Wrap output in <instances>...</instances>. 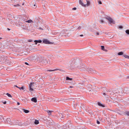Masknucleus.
Listing matches in <instances>:
<instances>
[{
  "label": "nucleus",
  "mask_w": 129,
  "mask_h": 129,
  "mask_svg": "<svg viewBox=\"0 0 129 129\" xmlns=\"http://www.w3.org/2000/svg\"><path fill=\"white\" fill-rule=\"evenodd\" d=\"M75 67H77L79 69L83 70H84L85 69V66L82 63H78L77 64L75 65Z\"/></svg>",
  "instance_id": "nucleus-1"
},
{
  "label": "nucleus",
  "mask_w": 129,
  "mask_h": 129,
  "mask_svg": "<svg viewBox=\"0 0 129 129\" xmlns=\"http://www.w3.org/2000/svg\"><path fill=\"white\" fill-rule=\"evenodd\" d=\"M37 86L36 84L34 83H31L29 85V90L30 92L34 91V88H36Z\"/></svg>",
  "instance_id": "nucleus-2"
},
{
  "label": "nucleus",
  "mask_w": 129,
  "mask_h": 129,
  "mask_svg": "<svg viewBox=\"0 0 129 129\" xmlns=\"http://www.w3.org/2000/svg\"><path fill=\"white\" fill-rule=\"evenodd\" d=\"M41 61L44 64L46 65L47 64H49L50 61L49 60H47L46 58L44 57H41Z\"/></svg>",
  "instance_id": "nucleus-3"
},
{
  "label": "nucleus",
  "mask_w": 129,
  "mask_h": 129,
  "mask_svg": "<svg viewBox=\"0 0 129 129\" xmlns=\"http://www.w3.org/2000/svg\"><path fill=\"white\" fill-rule=\"evenodd\" d=\"M106 19L108 20L110 24H111L112 23L113 24H115V23L114 21L111 17L108 16L106 17Z\"/></svg>",
  "instance_id": "nucleus-4"
},
{
  "label": "nucleus",
  "mask_w": 129,
  "mask_h": 129,
  "mask_svg": "<svg viewBox=\"0 0 129 129\" xmlns=\"http://www.w3.org/2000/svg\"><path fill=\"white\" fill-rule=\"evenodd\" d=\"M86 70L89 72L90 73H94V71L91 68H87Z\"/></svg>",
  "instance_id": "nucleus-5"
},
{
  "label": "nucleus",
  "mask_w": 129,
  "mask_h": 129,
  "mask_svg": "<svg viewBox=\"0 0 129 129\" xmlns=\"http://www.w3.org/2000/svg\"><path fill=\"white\" fill-rule=\"evenodd\" d=\"M87 2L86 4H85V7H86L90 6V2L89 1L86 0Z\"/></svg>",
  "instance_id": "nucleus-6"
},
{
  "label": "nucleus",
  "mask_w": 129,
  "mask_h": 129,
  "mask_svg": "<svg viewBox=\"0 0 129 129\" xmlns=\"http://www.w3.org/2000/svg\"><path fill=\"white\" fill-rule=\"evenodd\" d=\"M79 4L81 5L82 6L84 7H85V4L83 3L82 0H79Z\"/></svg>",
  "instance_id": "nucleus-7"
},
{
  "label": "nucleus",
  "mask_w": 129,
  "mask_h": 129,
  "mask_svg": "<svg viewBox=\"0 0 129 129\" xmlns=\"http://www.w3.org/2000/svg\"><path fill=\"white\" fill-rule=\"evenodd\" d=\"M43 43L46 44H49V42L46 39H44L43 41Z\"/></svg>",
  "instance_id": "nucleus-8"
},
{
  "label": "nucleus",
  "mask_w": 129,
  "mask_h": 129,
  "mask_svg": "<svg viewBox=\"0 0 129 129\" xmlns=\"http://www.w3.org/2000/svg\"><path fill=\"white\" fill-rule=\"evenodd\" d=\"M31 101L34 102L36 103L37 102V100L36 98H33L31 99Z\"/></svg>",
  "instance_id": "nucleus-9"
},
{
  "label": "nucleus",
  "mask_w": 129,
  "mask_h": 129,
  "mask_svg": "<svg viewBox=\"0 0 129 129\" xmlns=\"http://www.w3.org/2000/svg\"><path fill=\"white\" fill-rule=\"evenodd\" d=\"M34 42L35 43V44L36 45L37 44V43H41L42 42V41L41 40H35Z\"/></svg>",
  "instance_id": "nucleus-10"
},
{
  "label": "nucleus",
  "mask_w": 129,
  "mask_h": 129,
  "mask_svg": "<svg viewBox=\"0 0 129 129\" xmlns=\"http://www.w3.org/2000/svg\"><path fill=\"white\" fill-rule=\"evenodd\" d=\"M22 110L25 113H27L29 112V110H26L25 109H23Z\"/></svg>",
  "instance_id": "nucleus-11"
},
{
  "label": "nucleus",
  "mask_w": 129,
  "mask_h": 129,
  "mask_svg": "<svg viewBox=\"0 0 129 129\" xmlns=\"http://www.w3.org/2000/svg\"><path fill=\"white\" fill-rule=\"evenodd\" d=\"M47 112L49 115H51V112H52L53 111H52L48 110L47 111Z\"/></svg>",
  "instance_id": "nucleus-12"
},
{
  "label": "nucleus",
  "mask_w": 129,
  "mask_h": 129,
  "mask_svg": "<svg viewBox=\"0 0 129 129\" xmlns=\"http://www.w3.org/2000/svg\"><path fill=\"white\" fill-rule=\"evenodd\" d=\"M25 22L28 23H31V22H33V21L31 20L30 19L28 20L25 21Z\"/></svg>",
  "instance_id": "nucleus-13"
},
{
  "label": "nucleus",
  "mask_w": 129,
  "mask_h": 129,
  "mask_svg": "<svg viewBox=\"0 0 129 129\" xmlns=\"http://www.w3.org/2000/svg\"><path fill=\"white\" fill-rule=\"evenodd\" d=\"M123 56L125 58L129 59V56L125 54H123Z\"/></svg>",
  "instance_id": "nucleus-14"
},
{
  "label": "nucleus",
  "mask_w": 129,
  "mask_h": 129,
  "mask_svg": "<svg viewBox=\"0 0 129 129\" xmlns=\"http://www.w3.org/2000/svg\"><path fill=\"white\" fill-rule=\"evenodd\" d=\"M58 69H55L54 70H47V71H49V72H52V71H55L56 70H58Z\"/></svg>",
  "instance_id": "nucleus-15"
},
{
  "label": "nucleus",
  "mask_w": 129,
  "mask_h": 129,
  "mask_svg": "<svg viewBox=\"0 0 129 129\" xmlns=\"http://www.w3.org/2000/svg\"><path fill=\"white\" fill-rule=\"evenodd\" d=\"M34 123L35 124H37L39 123V121L38 120H36Z\"/></svg>",
  "instance_id": "nucleus-16"
},
{
  "label": "nucleus",
  "mask_w": 129,
  "mask_h": 129,
  "mask_svg": "<svg viewBox=\"0 0 129 129\" xmlns=\"http://www.w3.org/2000/svg\"><path fill=\"white\" fill-rule=\"evenodd\" d=\"M123 53L121 51L119 52L118 53V55H123Z\"/></svg>",
  "instance_id": "nucleus-17"
},
{
  "label": "nucleus",
  "mask_w": 129,
  "mask_h": 129,
  "mask_svg": "<svg viewBox=\"0 0 129 129\" xmlns=\"http://www.w3.org/2000/svg\"><path fill=\"white\" fill-rule=\"evenodd\" d=\"M72 80V78H70L69 77H66V80Z\"/></svg>",
  "instance_id": "nucleus-18"
},
{
  "label": "nucleus",
  "mask_w": 129,
  "mask_h": 129,
  "mask_svg": "<svg viewBox=\"0 0 129 129\" xmlns=\"http://www.w3.org/2000/svg\"><path fill=\"white\" fill-rule=\"evenodd\" d=\"M98 105L100 106H101L102 107H104V106L103 105H102L99 102H98Z\"/></svg>",
  "instance_id": "nucleus-19"
},
{
  "label": "nucleus",
  "mask_w": 129,
  "mask_h": 129,
  "mask_svg": "<svg viewBox=\"0 0 129 129\" xmlns=\"http://www.w3.org/2000/svg\"><path fill=\"white\" fill-rule=\"evenodd\" d=\"M6 94L9 97H10V98H11L12 97V96H11V95L8 93H7Z\"/></svg>",
  "instance_id": "nucleus-20"
},
{
  "label": "nucleus",
  "mask_w": 129,
  "mask_h": 129,
  "mask_svg": "<svg viewBox=\"0 0 129 129\" xmlns=\"http://www.w3.org/2000/svg\"><path fill=\"white\" fill-rule=\"evenodd\" d=\"M18 88H19L20 90L22 89V90H24V88L23 86L22 87H18Z\"/></svg>",
  "instance_id": "nucleus-21"
},
{
  "label": "nucleus",
  "mask_w": 129,
  "mask_h": 129,
  "mask_svg": "<svg viewBox=\"0 0 129 129\" xmlns=\"http://www.w3.org/2000/svg\"><path fill=\"white\" fill-rule=\"evenodd\" d=\"M126 33L127 34L129 35V30L127 29L126 30Z\"/></svg>",
  "instance_id": "nucleus-22"
},
{
  "label": "nucleus",
  "mask_w": 129,
  "mask_h": 129,
  "mask_svg": "<svg viewBox=\"0 0 129 129\" xmlns=\"http://www.w3.org/2000/svg\"><path fill=\"white\" fill-rule=\"evenodd\" d=\"M95 35L96 36L99 35V33L98 32H96L94 33Z\"/></svg>",
  "instance_id": "nucleus-23"
},
{
  "label": "nucleus",
  "mask_w": 129,
  "mask_h": 129,
  "mask_svg": "<svg viewBox=\"0 0 129 129\" xmlns=\"http://www.w3.org/2000/svg\"><path fill=\"white\" fill-rule=\"evenodd\" d=\"M101 49L102 50H104L105 49L104 47V46H101Z\"/></svg>",
  "instance_id": "nucleus-24"
},
{
  "label": "nucleus",
  "mask_w": 129,
  "mask_h": 129,
  "mask_svg": "<svg viewBox=\"0 0 129 129\" xmlns=\"http://www.w3.org/2000/svg\"><path fill=\"white\" fill-rule=\"evenodd\" d=\"M20 6L19 4H17V5H14V7H18Z\"/></svg>",
  "instance_id": "nucleus-25"
},
{
  "label": "nucleus",
  "mask_w": 129,
  "mask_h": 129,
  "mask_svg": "<svg viewBox=\"0 0 129 129\" xmlns=\"http://www.w3.org/2000/svg\"><path fill=\"white\" fill-rule=\"evenodd\" d=\"M98 3L100 4H102V2L101 1H98Z\"/></svg>",
  "instance_id": "nucleus-26"
},
{
  "label": "nucleus",
  "mask_w": 129,
  "mask_h": 129,
  "mask_svg": "<svg viewBox=\"0 0 129 129\" xmlns=\"http://www.w3.org/2000/svg\"><path fill=\"white\" fill-rule=\"evenodd\" d=\"M119 27L120 28H123V27L121 26H120Z\"/></svg>",
  "instance_id": "nucleus-27"
},
{
  "label": "nucleus",
  "mask_w": 129,
  "mask_h": 129,
  "mask_svg": "<svg viewBox=\"0 0 129 129\" xmlns=\"http://www.w3.org/2000/svg\"><path fill=\"white\" fill-rule=\"evenodd\" d=\"M2 118V115H0V120H1Z\"/></svg>",
  "instance_id": "nucleus-28"
},
{
  "label": "nucleus",
  "mask_w": 129,
  "mask_h": 129,
  "mask_svg": "<svg viewBox=\"0 0 129 129\" xmlns=\"http://www.w3.org/2000/svg\"><path fill=\"white\" fill-rule=\"evenodd\" d=\"M76 9V8H74L72 9V10H75Z\"/></svg>",
  "instance_id": "nucleus-29"
},
{
  "label": "nucleus",
  "mask_w": 129,
  "mask_h": 129,
  "mask_svg": "<svg viewBox=\"0 0 129 129\" xmlns=\"http://www.w3.org/2000/svg\"><path fill=\"white\" fill-rule=\"evenodd\" d=\"M126 114L127 115L129 116V112H127L126 113Z\"/></svg>",
  "instance_id": "nucleus-30"
},
{
  "label": "nucleus",
  "mask_w": 129,
  "mask_h": 129,
  "mask_svg": "<svg viewBox=\"0 0 129 129\" xmlns=\"http://www.w3.org/2000/svg\"><path fill=\"white\" fill-rule=\"evenodd\" d=\"M97 123L98 124H99L100 123V122L98 121V120H97Z\"/></svg>",
  "instance_id": "nucleus-31"
},
{
  "label": "nucleus",
  "mask_w": 129,
  "mask_h": 129,
  "mask_svg": "<svg viewBox=\"0 0 129 129\" xmlns=\"http://www.w3.org/2000/svg\"><path fill=\"white\" fill-rule=\"evenodd\" d=\"M104 22V21H103V20H101V23H103Z\"/></svg>",
  "instance_id": "nucleus-32"
},
{
  "label": "nucleus",
  "mask_w": 129,
  "mask_h": 129,
  "mask_svg": "<svg viewBox=\"0 0 129 129\" xmlns=\"http://www.w3.org/2000/svg\"><path fill=\"white\" fill-rule=\"evenodd\" d=\"M6 101L4 102H3V103L4 104H5L6 103Z\"/></svg>",
  "instance_id": "nucleus-33"
},
{
  "label": "nucleus",
  "mask_w": 129,
  "mask_h": 129,
  "mask_svg": "<svg viewBox=\"0 0 129 129\" xmlns=\"http://www.w3.org/2000/svg\"><path fill=\"white\" fill-rule=\"evenodd\" d=\"M25 64L27 65H29L28 64L27 62H25Z\"/></svg>",
  "instance_id": "nucleus-34"
},
{
  "label": "nucleus",
  "mask_w": 129,
  "mask_h": 129,
  "mask_svg": "<svg viewBox=\"0 0 129 129\" xmlns=\"http://www.w3.org/2000/svg\"><path fill=\"white\" fill-rule=\"evenodd\" d=\"M80 37H82L83 36V35H80Z\"/></svg>",
  "instance_id": "nucleus-35"
},
{
  "label": "nucleus",
  "mask_w": 129,
  "mask_h": 129,
  "mask_svg": "<svg viewBox=\"0 0 129 129\" xmlns=\"http://www.w3.org/2000/svg\"><path fill=\"white\" fill-rule=\"evenodd\" d=\"M28 41L29 42H31L32 41V40H29Z\"/></svg>",
  "instance_id": "nucleus-36"
},
{
  "label": "nucleus",
  "mask_w": 129,
  "mask_h": 129,
  "mask_svg": "<svg viewBox=\"0 0 129 129\" xmlns=\"http://www.w3.org/2000/svg\"><path fill=\"white\" fill-rule=\"evenodd\" d=\"M17 104L18 105H20V103L19 102H17Z\"/></svg>",
  "instance_id": "nucleus-37"
},
{
  "label": "nucleus",
  "mask_w": 129,
  "mask_h": 129,
  "mask_svg": "<svg viewBox=\"0 0 129 129\" xmlns=\"http://www.w3.org/2000/svg\"><path fill=\"white\" fill-rule=\"evenodd\" d=\"M8 0V1H9V2H11V1H12V0Z\"/></svg>",
  "instance_id": "nucleus-38"
},
{
  "label": "nucleus",
  "mask_w": 129,
  "mask_h": 129,
  "mask_svg": "<svg viewBox=\"0 0 129 129\" xmlns=\"http://www.w3.org/2000/svg\"><path fill=\"white\" fill-rule=\"evenodd\" d=\"M103 95H106V94H105V93H103Z\"/></svg>",
  "instance_id": "nucleus-39"
},
{
  "label": "nucleus",
  "mask_w": 129,
  "mask_h": 129,
  "mask_svg": "<svg viewBox=\"0 0 129 129\" xmlns=\"http://www.w3.org/2000/svg\"><path fill=\"white\" fill-rule=\"evenodd\" d=\"M15 86L16 87L18 88V87H18L17 85H16Z\"/></svg>",
  "instance_id": "nucleus-40"
},
{
  "label": "nucleus",
  "mask_w": 129,
  "mask_h": 129,
  "mask_svg": "<svg viewBox=\"0 0 129 129\" xmlns=\"http://www.w3.org/2000/svg\"><path fill=\"white\" fill-rule=\"evenodd\" d=\"M39 28H40V29H42V30H43V29H42V28H40V27Z\"/></svg>",
  "instance_id": "nucleus-41"
},
{
  "label": "nucleus",
  "mask_w": 129,
  "mask_h": 129,
  "mask_svg": "<svg viewBox=\"0 0 129 129\" xmlns=\"http://www.w3.org/2000/svg\"><path fill=\"white\" fill-rule=\"evenodd\" d=\"M80 28H81V27H80V26H79V27H78V29H80Z\"/></svg>",
  "instance_id": "nucleus-42"
},
{
  "label": "nucleus",
  "mask_w": 129,
  "mask_h": 129,
  "mask_svg": "<svg viewBox=\"0 0 129 129\" xmlns=\"http://www.w3.org/2000/svg\"><path fill=\"white\" fill-rule=\"evenodd\" d=\"M36 6V5L35 4H34V5H33V7H34V6Z\"/></svg>",
  "instance_id": "nucleus-43"
},
{
  "label": "nucleus",
  "mask_w": 129,
  "mask_h": 129,
  "mask_svg": "<svg viewBox=\"0 0 129 129\" xmlns=\"http://www.w3.org/2000/svg\"><path fill=\"white\" fill-rule=\"evenodd\" d=\"M24 5V3H23L22 4V5Z\"/></svg>",
  "instance_id": "nucleus-44"
},
{
  "label": "nucleus",
  "mask_w": 129,
  "mask_h": 129,
  "mask_svg": "<svg viewBox=\"0 0 129 129\" xmlns=\"http://www.w3.org/2000/svg\"><path fill=\"white\" fill-rule=\"evenodd\" d=\"M8 30H10V29H9V28H8Z\"/></svg>",
  "instance_id": "nucleus-45"
},
{
  "label": "nucleus",
  "mask_w": 129,
  "mask_h": 129,
  "mask_svg": "<svg viewBox=\"0 0 129 129\" xmlns=\"http://www.w3.org/2000/svg\"><path fill=\"white\" fill-rule=\"evenodd\" d=\"M70 87L71 88H72L73 87L72 86H70Z\"/></svg>",
  "instance_id": "nucleus-46"
},
{
  "label": "nucleus",
  "mask_w": 129,
  "mask_h": 129,
  "mask_svg": "<svg viewBox=\"0 0 129 129\" xmlns=\"http://www.w3.org/2000/svg\"><path fill=\"white\" fill-rule=\"evenodd\" d=\"M2 39V38H0V39Z\"/></svg>",
  "instance_id": "nucleus-47"
},
{
  "label": "nucleus",
  "mask_w": 129,
  "mask_h": 129,
  "mask_svg": "<svg viewBox=\"0 0 129 129\" xmlns=\"http://www.w3.org/2000/svg\"><path fill=\"white\" fill-rule=\"evenodd\" d=\"M44 0H42V1H44Z\"/></svg>",
  "instance_id": "nucleus-48"
}]
</instances>
